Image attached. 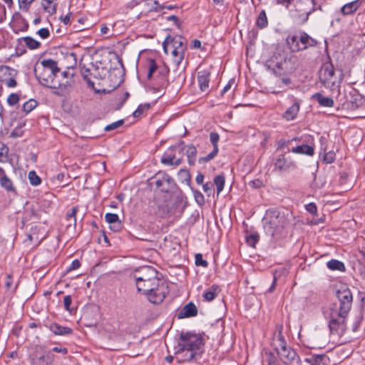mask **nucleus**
<instances>
[{
  "instance_id": "f257e3e1",
  "label": "nucleus",
  "mask_w": 365,
  "mask_h": 365,
  "mask_svg": "<svg viewBox=\"0 0 365 365\" xmlns=\"http://www.w3.org/2000/svg\"><path fill=\"white\" fill-rule=\"evenodd\" d=\"M58 71L57 63L52 59L43 60L41 68L36 67L34 68L35 76L42 86L57 90L55 93L62 96L68 91L70 85L68 84V82L59 83L55 81V76Z\"/></svg>"
},
{
  "instance_id": "f03ea898",
  "label": "nucleus",
  "mask_w": 365,
  "mask_h": 365,
  "mask_svg": "<svg viewBox=\"0 0 365 365\" xmlns=\"http://www.w3.org/2000/svg\"><path fill=\"white\" fill-rule=\"evenodd\" d=\"M203 342L200 335L190 332L182 333L178 341L176 354L180 361L196 359L202 352Z\"/></svg>"
},
{
  "instance_id": "7ed1b4c3",
  "label": "nucleus",
  "mask_w": 365,
  "mask_h": 365,
  "mask_svg": "<svg viewBox=\"0 0 365 365\" xmlns=\"http://www.w3.org/2000/svg\"><path fill=\"white\" fill-rule=\"evenodd\" d=\"M292 215L281 212L277 210L269 209L262 219L263 227L266 235L274 239L281 237L282 231L290 223Z\"/></svg>"
},
{
  "instance_id": "20e7f679",
  "label": "nucleus",
  "mask_w": 365,
  "mask_h": 365,
  "mask_svg": "<svg viewBox=\"0 0 365 365\" xmlns=\"http://www.w3.org/2000/svg\"><path fill=\"white\" fill-rule=\"evenodd\" d=\"M315 0H293L289 14L293 21L299 25L304 24L311 14L315 11Z\"/></svg>"
},
{
  "instance_id": "39448f33",
  "label": "nucleus",
  "mask_w": 365,
  "mask_h": 365,
  "mask_svg": "<svg viewBox=\"0 0 365 365\" xmlns=\"http://www.w3.org/2000/svg\"><path fill=\"white\" fill-rule=\"evenodd\" d=\"M325 317L329 320V329L332 337L340 338L346 330L348 314L337 312L335 310L326 309Z\"/></svg>"
},
{
  "instance_id": "423d86ee",
  "label": "nucleus",
  "mask_w": 365,
  "mask_h": 365,
  "mask_svg": "<svg viewBox=\"0 0 365 365\" xmlns=\"http://www.w3.org/2000/svg\"><path fill=\"white\" fill-rule=\"evenodd\" d=\"M336 296L338 302L330 304L327 309L332 311L336 309L337 312L349 314L353 301L351 290L348 287L342 286L336 291Z\"/></svg>"
},
{
  "instance_id": "0eeeda50",
  "label": "nucleus",
  "mask_w": 365,
  "mask_h": 365,
  "mask_svg": "<svg viewBox=\"0 0 365 365\" xmlns=\"http://www.w3.org/2000/svg\"><path fill=\"white\" fill-rule=\"evenodd\" d=\"M342 73L339 72L337 76L335 73V69L333 64L330 62H326L322 66L319 78L320 83L327 88L333 89L337 86V83H340L342 80Z\"/></svg>"
},
{
  "instance_id": "6e6552de",
  "label": "nucleus",
  "mask_w": 365,
  "mask_h": 365,
  "mask_svg": "<svg viewBox=\"0 0 365 365\" xmlns=\"http://www.w3.org/2000/svg\"><path fill=\"white\" fill-rule=\"evenodd\" d=\"M287 41L293 51H304L309 47H314L317 43L314 38L304 31L300 32L299 37L294 35L289 36Z\"/></svg>"
},
{
  "instance_id": "1a4fd4ad",
  "label": "nucleus",
  "mask_w": 365,
  "mask_h": 365,
  "mask_svg": "<svg viewBox=\"0 0 365 365\" xmlns=\"http://www.w3.org/2000/svg\"><path fill=\"white\" fill-rule=\"evenodd\" d=\"M158 284L160 285L155 286L153 289L145 294L150 302L155 304L163 302L170 292L168 284L163 278L158 282Z\"/></svg>"
},
{
  "instance_id": "9d476101",
  "label": "nucleus",
  "mask_w": 365,
  "mask_h": 365,
  "mask_svg": "<svg viewBox=\"0 0 365 365\" xmlns=\"http://www.w3.org/2000/svg\"><path fill=\"white\" fill-rule=\"evenodd\" d=\"M54 354L51 351L42 348L36 349L29 356L31 365H53Z\"/></svg>"
},
{
  "instance_id": "9b49d317",
  "label": "nucleus",
  "mask_w": 365,
  "mask_h": 365,
  "mask_svg": "<svg viewBox=\"0 0 365 365\" xmlns=\"http://www.w3.org/2000/svg\"><path fill=\"white\" fill-rule=\"evenodd\" d=\"M176 149H179V153H182L185 150L184 142L181 141L175 145L170 146L161 157V163L166 165L175 167L180 165L182 162V159L181 158H175L174 151Z\"/></svg>"
},
{
  "instance_id": "f8f14e48",
  "label": "nucleus",
  "mask_w": 365,
  "mask_h": 365,
  "mask_svg": "<svg viewBox=\"0 0 365 365\" xmlns=\"http://www.w3.org/2000/svg\"><path fill=\"white\" fill-rule=\"evenodd\" d=\"M153 179L157 188L163 192H170L175 185L173 179L165 173H158Z\"/></svg>"
},
{
  "instance_id": "ddd939ff",
  "label": "nucleus",
  "mask_w": 365,
  "mask_h": 365,
  "mask_svg": "<svg viewBox=\"0 0 365 365\" xmlns=\"http://www.w3.org/2000/svg\"><path fill=\"white\" fill-rule=\"evenodd\" d=\"M158 271L153 267L145 266L140 268L134 274L136 286L140 283H143L153 277L158 275Z\"/></svg>"
},
{
  "instance_id": "4468645a",
  "label": "nucleus",
  "mask_w": 365,
  "mask_h": 365,
  "mask_svg": "<svg viewBox=\"0 0 365 365\" xmlns=\"http://www.w3.org/2000/svg\"><path fill=\"white\" fill-rule=\"evenodd\" d=\"M279 356L287 365H300L301 364L299 355L292 349L287 348L283 351H279Z\"/></svg>"
},
{
  "instance_id": "2eb2a0df",
  "label": "nucleus",
  "mask_w": 365,
  "mask_h": 365,
  "mask_svg": "<svg viewBox=\"0 0 365 365\" xmlns=\"http://www.w3.org/2000/svg\"><path fill=\"white\" fill-rule=\"evenodd\" d=\"M13 71L9 66L0 67V81L9 88H14L17 84L15 78L11 76Z\"/></svg>"
},
{
  "instance_id": "dca6fc26",
  "label": "nucleus",
  "mask_w": 365,
  "mask_h": 365,
  "mask_svg": "<svg viewBox=\"0 0 365 365\" xmlns=\"http://www.w3.org/2000/svg\"><path fill=\"white\" fill-rule=\"evenodd\" d=\"M220 140V135L218 133L212 132L210 133V140L213 146V150L212 152H210L209 154H207L206 156L200 158L199 159V163H205L208 162L215 158V156L218 153V142Z\"/></svg>"
},
{
  "instance_id": "f3484780",
  "label": "nucleus",
  "mask_w": 365,
  "mask_h": 365,
  "mask_svg": "<svg viewBox=\"0 0 365 365\" xmlns=\"http://www.w3.org/2000/svg\"><path fill=\"white\" fill-rule=\"evenodd\" d=\"M163 47L164 52L168 54L169 48H175L176 49L180 48L182 51H185L187 49V44L185 43L183 38L179 36L174 37L170 42H168V38H166L163 43Z\"/></svg>"
},
{
  "instance_id": "a211bd4d",
  "label": "nucleus",
  "mask_w": 365,
  "mask_h": 365,
  "mask_svg": "<svg viewBox=\"0 0 365 365\" xmlns=\"http://www.w3.org/2000/svg\"><path fill=\"white\" fill-rule=\"evenodd\" d=\"M296 168L297 165L295 162L285 158L283 155L279 156L274 163V169L279 171H288L289 170L295 169Z\"/></svg>"
},
{
  "instance_id": "6ab92c4d",
  "label": "nucleus",
  "mask_w": 365,
  "mask_h": 365,
  "mask_svg": "<svg viewBox=\"0 0 365 365\" xmlns=\"http://www.w3.org/2000/svg\"><path fill=\"white\" fill-rule=\"evenodd\" d=\"M161 279L162 277H160L158 274L153 277L152 279H150L146 282H144L143 283H140L139 284H138V286H136L137 289L139 292L145 294L148 292L153 289V287H155V286H160V284H158V282Z\"/></svg>"
},
{
  "instance_id": "aec40b11",
  "label": "nucleus",
  "mask_w": 365,
  "mask_h": 365,
  "mask_svg": "<svg viewBox=\"0 0 365 365\" xmlns=\"http://www.w3.org/2000/svg\"><path fill=\"white\" fill-rule=\"evenodd\" d=\"M197 314V309L192 302H189L179 311L178 317L179 319L189 318L195 317Z\"/></svg>"
},
{
  "instance_id": "412c9836",
  "label": "nucleus",
  "mask_w": 365,
  "mask_h": 365,
  "mask_svg": "<svg viewBox=\"0 0 365 365\" xmlns=\"http://www.w3.org/2000/svg\"><path fill=\"white\" fill-rule=\"evenodd\" d=\"M309 365H329L330 359L327 354H314L305 359Z\"/></svg>"
},
{
  "instance_id": "4be33fe9",
  "label": "nucleus",
  "mask_w": 365,
  "mask_h": 365,
  "mask_svg": "<svg viewBox=\"0 0 365 365\" xmlns=\"http://www.w3.org/2000/svg\"><path fill=\"white\" fill-rule=\"evenodd\" d=\"M210 73L207 70H202L197 73V82L202 91H205L209 88Z\"/></svg>"
},
{
  "instance_id": "5701e85b",
  "label": "nucleus",
  "mask_w": 365,
  "mask_h": 365,
  "mask_svg": "<svg viewBox=\"0 0 365 365\" xmlns=\"http://www.w3.org/2000/svg\"><path fill=\"white\" fill-rule=\"evenodd\" d=\"M220 289L218 285L212 284L203 292L202 297L206 302H212L220 293Z\"/></svg>"
},
{
  "instance_id": "b1692460",
  "label": "nucleus",
  "mask_w": 365,
  "mask_h": 365,
  "mask_svg": "<svg viewBox=\"0 0 365 365\" xmlns=\"http://www.w3.org/2000/svg\"><path fill=\"white\" fill-rule=\"evenodd\" d=\"M361 4L360 0L353 1L344 5L341 9V11L343 15L351 14L360 7Z\"/></svg>"
},
{
  "instance_id": "393cba45",
  "label": "nucleus",
  "mask_w": 365,
  "mask_h": 365,
  "mask_svg": "<svg viewBox=\"0 0 365 365\" xmlns=\"http://www.w3.org/2000/svg\"><path fill=\"white\" fill-rule=\"evenodd\" d=\"M50 330L56 335H69L73 330L67 327H62L57 323H52L49 327Z\"/></svg>"
},
{
  "instance_id": "a878e982",
  "label": "nucleus",
  "mask_w": 365,
  "mask_h": 365,
  "mask_svg": "<svg viewBox=\"0 0 365 365\" xmlns=\"http://www.w3.org/2000/svg\"><path fill=\"white\" fill-rule=\"evenodd\" d=\"M0 175V185L7 192H16V187H14L11 180L6 175L5 171L4 170V173Z\"/></svg>"
},
{
  "instance_id": "bb28decb",
  "label": "nucleus",
  "mask_w": 365,
  "mask_h": 365,
  "mask_svg": "<svg viewBox=\"0 0 365 365\" xmlns=\"http://www.w3.org/2000/svg\"><path fill=\"white\" fill-rule=\"evenodd\" d=\"M299 110V104L298 103H293L288 108L283 114V118L287 120H292L297 116Z\"/></svg>"
},
{
  "instance_id": "cd10ccee",
  "label": "nucleus",
  "mask_w": 365,
  "mask_h": 365,
  "mask_svg": "<svg viewBox=\"0 0 365 365\" xmlns=\"http://www.w3.org/2000/svg\"><path fill=\"white\" fill-rule=\"evenodd\" d=\"M57 0H42L41 6L43 10L49 15H53L56 13L57 10Z\"/></svg>"
},
{
  "instance_id": "c85d7f7f",
  "label": "nucleus",
  "mask_w": 365,
  "mask_h": 365,
  "mask_svg": "<svg viewBox=\"0 0 365 365\" xmlns=\"http://www.w3.org/2000/svg\"><path fill=\"white\" fill-rule=\"evenodd\" d=\"M293 153L304 154L312 156L314 153V148L308 145H301L293 148L291 150Z\"/></svg>"
},
{
  "instance_id": "c756f323",
  "label": "nucleus",
  "mask_w": 365,
  "mask_h": 365,
  "mask_svg": "<svg viewBox=\"0 0 365 365\" xmlns=\"http://www.w3.org/2000/svg\"><path fill=\"white\" fill-rule=\"evenodd\" d=\"M313 98L323 107L331 108L334 106V101L332 98L325 97L319 93L314 94Z\"/></svg>"
},
{
  "instance_id": "7c9ffc66",
  "label": "nucleus",
  "mask_w": 365,
  "mask_h": 365,
  "mask_svg": "<svg viewBox=\"0 0 365 365\" xmlns=\"http://www.w3.org/2000/svg\"><path fill=\"white\" fill-rule=\"evenodd\" d=\"M272 345L278 355L279 354V351H283L284 349L287 348L286 341L281 334H279L277 338L274 339Z\"/></svg>"
},
{
  "instance_id": "2f4dec72",
  "label": "nucleus",
  "mask_w": 365,
  "mask_h": 365,
  "mask_svg": "<svg viewBox=\"0 0 365 365\" xmlns=\"http://www.w3.org/2000/svg\"><path fill=\"white\" fill-rule=\"evenodd\" d=\"M171 49V54L173 57V61L175 65L178 67L182 61L185 56V51L180 48H170Z\"/></svg>"
},
{
  "instance_id": "473e14b6",
  "label": "nucleus",
  "mask_w": 365,
  "mask_h": 365,
  "mask_svg": "<svg viewBox=\"0 0 365 365\" xmlns=\"http://www.w3.org/2000/svg\"><path fill=\"white\" fill-rule=\"evenodd\" d=\"M197 148L193 145H189L187 147L186 155L187 158V162L190 165H193L196 161L197 156Z\"/></svg>"
},
{
  "instance_id": "72a5a7b5",
  "label": "nucleus",
  "mask_w": 365,
  "mask_h": 365,
  "mask_svg": "<svg viewBox=\"0 0 365 365\" xmlns=\"http://www.w3.org/2000/svg\"><path fill=\"white\" fill-rule=\"evenodd\" d=\"M105 220L110 225L113 224V227H116V230H118L121 226L119 217L117 214L107 213L105 215Z\"/></svg>"
},
{
  "instance_id": "f704fd0d",
  "label": "nucleus",
  "mask_w": 365,
  "mask_h": 365,
  "mask_svg": "<svg viewBox=\"0 0 365 365\" xmlns=\"http://www.w3.org/2000/svg\"><path fill=\"white\" fill-rule=\"evenodd\" d=\"M327 267L331 270H338L340 272L345 271V266L344 263L337 259H331L327 263Z\"/></svg>"
},
{
  "instance_id": "c9c22d12",
  "label": "nucleus",
  "mask_w": 365,
  "mask_h": 365,
  "mask_svg": "<svg viewBox=\"0 0 365 365\" xmlns=\"http://www.w3.org/2000/svg\"><path fill=\"white\" fill-rule=\"evenodd\" d=\"M81 73L83 78V79L87 82L89 86L93 87L94 83L91 80V70L88 68H86L84 65H81Z\"/></svg>"
},
{
  "instance_id": "e433bc0d",
  "label": "nucleus",
  "mask_w": 365,
  "mask_h": 365,
  "mask_svg": "<svg viewBox=\"0 0 365 365\" xmlns=\"http://www.w3.org/2000/svg\"><path fill=\"white\" fill-rule=\"evenodd\" d=\"M257 26L260 29L265 28L268 24V21L267 18V15L264 11H262L257 19L256 21Z\"/></svg>"
},
{
  "instance_id": "4c0bfd02",
  "label": "nucleus",
  "mask_w": 365,
  "mask_h": 365,
  "mask_svg": "<svg viewBox=\"0 0 365 365\" xmlns=\"http://www.w3.org/2000/svg\"><path fill=\"white\" fill-rule=\"evenodd\" d=\"M215 185L217 187V193L219 195L223 190L225 182L224 175H218L214 179Z\"/></svg>"
},
{
  "instance_id": "58836bf2",
  "label": "nucleus",
  "mask_w": 365,
  "mask_h": 365,
  "mask_svg": "<svg viewBox=\"0 0 365 365\" xmlns=\"http://www.w3.org/2000/svg\"><path fill=\"white\" fill-rule=\"evenodd\" d=\"M23 41H24L26 46L30 49H36L41 45L39 41H36L31 36L24 37Z\"/></svg>"
},
{
  "instance_id": "ea45409f",
  "label": "nucleus",
  "mask_w": 365,
  "mask_h": 365,
  "mask_svg": "<svg viewBox=\"0 0 365 365\" xmlns=\"http://www.w3.org/2000/svg\"><path fill=\"white\" fill-rule=\"evenodd\" d=\"M28 178H29V182L34 186H37V185H40L41 182V178L38 177V175L36 174V173L34 170L30 171L29 173Z\"/></svg>"
},
{
  "instance_id": "a19ab883",
  "label": "nucleus",
  "mask_w": 365,
  "mask_h": 365,
  "mask_svg": "<svg viewBox=\"0 0 365 365\" xmlns=\"http://www.w3.org/2000/svg\"><path fill=\"white\" fill-rule=\"evenodd\" d=\"M38 105V103L34 99H30L23 105V110L26 113H29L33 110Z\"/></svg>"
},
{
  "instance_id": "79ce46f5",
  "label": "nucleus",
  "mask_w": 365,
  "mask_h": 365,
  "mask_svg": "<svg viewBox=\"0 0 365 365\" xmlns=\"http://www.w3.org/2000/svg\"><path fill=\"white\" fill-rule=\"evenodd\" d=\"M259 239V235L257 233L250 234L246 236V242L247 243L251 246L255 247V245L258 242Z\"/></svg>"
},
{
  "instance_id": "37998d69",
  "label": "nucleus",
  "mask_w": 365,
  "mask_h": 365,
  "mask_svg": "<svg viewBox=\"0 0 365 365\" xmlns=\"http://www.w3.org/2000/svg\"><path fill=\"white\" fill-rule=\"evenodd\" d=\"M9 148L8 147L0 142V162H4L8 157Z\"/></svg>"
},
{
  "instance_id": "c03bdc74",
  "label": "nucleus",
  "mask_w": 365,
  "mask_h": 365,
  "mask_svg": "<svg viewBox=\"0 0 365 365\" xmlns=\"http://www.w3.org/2000/svg\"><path fill=\"white\" fill-rule=\"evenodd\" d=\"M150 108V104H140L138 106L137 109L133 113V116L135 118L139 117L145 110H147Z\"/></svg>"
},
{
  "instance_id": "a18cd8bd",
  "label": "nucleus",
  "mask_w": 365,
  "mask_h": 365,
  "mask_svg": "<svg viewBox=\"0 0 365 365\" xmlns=\"http://www.w3.org/2000/svg\"><path fill=\"white\" fill-rule=\"evenodd\" d=\"M124 123V120H117L115 122H113L108 125H106L104 128V130L105 131H111V130H113L119 127H120L121 125H123V124Z\"/></svg>"
},
{
  "instance_id": "49530a36",
  "label": "nucleus",
  "mask_w": 365,
  "mask_h": 365,
  "mask_svg": "<svg viewBox=\"0 0 365 365\" xmlns=\"http://www.w3.org/2000/svg\"><path fill=\"white\" fill-rule=\"evenodd\" d=\"M336 154L334 151H329L324 153L323 161L327 164L333 163L335 160Z\"/></svg>"
},
{
  "instance_id": "de8ad7c7",
  "label": "nucleus",
  "mask_w": 365,
  "mask_h": 365,
  "mask_svg": "<svg viewBox=\"0 0 365 365\" xmlns=\"http://www.w3.org/2000/svg\"><path fill=\"white\" fill-rule=\"evenodd\" d=\"M35 0H19V5L20 10L23 11H27L32 2H34Z\"/></svg>"
},
{
  "instance_id": "09e8293b",
  "label": "nucleus",
  "mask_w": 365,
  "mask_h": 365,
  "mask_svg": "<svg viewBox=\"0 0 365 365\" xmlns=\"http://www.w3.org/2000/svg\"><path fill=\"white\" fill-rule=\"evenodd\" d=\"M266 360L268 365H277V359L274 354L270 351H265Z\"/></svg>"
},
{
  "instance_id": "8fccbe9b",
  "label": "nucleus",
  "mask_w": 365,
  "mask_h": 365,
  "mask_svg": "<svg viewBox=\"0 0 365 365\" xmlns=\"http://www.w3.org/2000/svg\"><path fill=\"white\" fill-rule=\"evenodd\" d=\"M7 103L9 106H15L19 103V97L16 93H11L7 98Z\"/></svg>"
},
{
  "instance_id": "3c124183",
  "label": "nucleus",
  "mask_w": 365,
  "mask_h": 365,
  "mask_svg": "<svg viewBox=\"0 0 365 365\" xmlns=\"http://www.w3.org/2000/svg\"><path fill=\"white\" fill-rule=\"evenodd\" d=\"M195 264L197 266L207 267L208 266V262L202 259V255L201 254L198 253L195 255Z\"/></svg>"
},
{
  "instance_id": "603ef678",
  "label": "nucleus",
  "mask_w": 365,
  "mask_h": 365,
  "mask_svg": "<svg viewBox=\"0 0 365 365\" xmlns=\"http://www.w3.org/2000/svg\"><path fill=\"white\" fill-rule=\"evenodd\" d=\"M72 303V298L70 295H66L63 298V306L66 310L69 312L70 313L72 312L73 309L71 307V304Z\"/></svg>"
},
{
  "instance_id": "864d4df0",
  "label": "nucleus",
  "mask_w": 365,
  "mask_h": 365,
  "mask_svg": "<svg viewBox=\"0 0 365 365\" xmlns=\"http://www.w3.org/2000/svg\"><path fill=\"white\" fill-rule=\"evenodd\" d=\"M193 195L196 202L199 205H202L205 203L204 196L200 191L194 190Z\"/></svg>"
},
{
  "instance_id": "5fc2aeb1",
  "label": "nucleus",
  "mask_w": 365,
  "mask_h": 365,
  "mask_svg": "<svg viewBox=\"0 0 365 365\" xmlns=\"http://www.w3.org/2000/svg\"><path fill=\"white\" fill-rule=\"evenodd\" d=\"M77 211H78V207H73L70 210H68L67 214H66V219H67V220H69L71 219H73V221L76 223V215Z\"/></svg>"
},
{
  "instance_id": "6e6d98bb",
  "label": "nucleus",
  "mask_w": 365,
  "mask_h": 365,
  "mask_svg": "<svg viewBox=\"0 0 365 365\" xmlns=\"http://www.w3.org/2000/svg\"><path fill=\"white\" fill-rule=\"evenodd\" d=\"M158 66L154 60L151 59L149 62V69L148 73V78H150L152 74L156 71Z\"/></svg>"
},
{
  "instance_id": "4d7b16f0",
  "label": "nucleus",
  "mask_w": 365,
  "mask_h": 365,
  "mask_svg": "<svg viewBox=\"0 0 365 365\" xmlns=\"http://www.w3.org/2000/svg\"><path fill=\"white\" fill-rule=\"evenodd\" d=\"M299 139L297 138H294L289 140H281L278 143V146L281 149H284L285 148H287L292 141H297Z\"/></svg>"
},
{
  "instance_id": "13d9d810",
  "label": "nucleus",
  "mask_w": 365,
  "mask_h": 365,
  "mask_svg": "<svg viewBox=\"0 0 365 365\" xmlns=\"http://www.w3.org/2000/svg\"><path fill=\"white\" fill-rule=\"evenodd\" d=\"M277 4L282 5L284 6L289 11V9L292 6L293 0H276Z\"/></svg>"
},
{
  "instance_id": "bf43d9fd",
  "label": "nucleus",
  "mask_w": 365,
  "mask_h": 365,
  "mask_svg": "<svg viewBox=\"0 0 365 365\" xmlns=\"http://www.w3.org/2000/svg\"><path fill=\"white\" fill-rule=\"evenodd\" d=\"M306 210L308 212H309L312 215H316L317 212V208L314 203L311 202L307 205Z\"/></svg>"
},
{
  "instance_id": "052dcab7",
  "label": "nucleus",
  "mask_w": 365,
  "mask_h": 365,
  "mask_svg": "<svg viewBox=\"0 0 365 365\" xmlns=\"http://www.w3.org/2000/svg\"><path fill=\"white\" fill-rule=\"evenodd\" d=\"M165 7L162 5H160L158 1H155L153 3V5L148 9V11H160L163 10Z\"/></svg>"
},
{
  "instance_id": "680f3d73",
  "label": "nucleus",
  "mask_w": 365,
  "mask_h": 365,
  "mask_svg": "<svg viewBox=\"0 0 365 365\" xmlns=\"http://www.w3.org/2000/svg\"><path fill=\"white\" fill-rule=\"evenodd\" d=\"M37 34L40 36L41 38H42L43 39L47 38L50 35V32H49L48 29L46 28H42V29H39L38 31Z\"/></svg>"
},
{
  "instance_id": "e2e57ef3",
  "label": "nucleus",
  "mask_w": 365,
  "mask_h": 365,
  "mask_svg": "<svg viewBox=\"0 0 365 365\" xmlns=\"http://www.w3.org/2000/svg\"><path fill=\"white\" fill-rule=\"evenodd\" d=\"M249 185L253 188H259L263 186L262 182L259 179L251 180Z\"/></svg>"
},
{
  "instance_id": "0e129e2a",
  "label": "nucleus",
  "mask_w": 365,
  "mask_h": 365,
  "mask_svg": "<svg viewBox=\"0 0 365 365\" xmlns=\"http://www.w3.org/2000/svg\"><path fill=\"white\" fill-rule=\"evenodd\" d=\"M53 351L54 352H56V353H61L62 354H68V349L66 348V347H62V346H55L53 348Z\"/></svg>"
},
{
  "instance_id": "69168bd1",
  "label": "nucleus",
  "mask_w": 365,
  "mask_h": 365,
  "mask_svg": "<svg viewBox=\"0 0 365 365\" xmlns=\"http://www.w3.org/2000/svg\"><path fill=\"white\" fill-rule=\"evenodd\" d=\"M80 266H81L80 262L78 259H75L71 262V264L68 268V271L75 270V269L79 268Z\"/></svg>"
},
{
  "instance_id": "338daca9",
  "label": "nucleus",
  "mask_w": 365,
  "mask_h": 365,
  "mask_svg": "<svg viewBox=\"0 0 365 365\" xmlns=\"http://www.w3.org/2000/svg\"><path fill=\"white\" fill-rule=\"evenodd\" d=\"M22 135H23L22 131L15 129V130H12L11 133H10V137H11L13 138H16L22 136Z\"/></svg>"
},
{
  "instance_id": "774afa93",
  "label": "nucleus",
  "mask_w": 365,
  "mask_h": 365,
  "mask_svg": "<svg viewBox=\"0 0 365 365\" xmlns=\"http://www.w3.org/2000/svg\"><path fill=\"white\" fill-rule=\"evenodd\" d=\"M190 47L192 48H201V41L197 39H195L191 42Z\"/></svg>"
}]
</instances>
